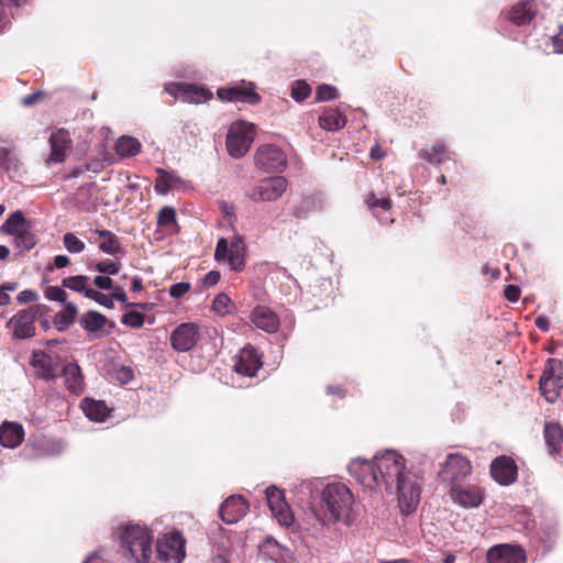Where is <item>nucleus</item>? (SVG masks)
<instances>
[{
    "instance_id": "60",
    "label": "nucleus",
    "mask_w": 563,
    "mask_h": 563,
    "mask_svg": "<svg viewBox=\"0 0 563 563\" xmlns=\"http://www.w3.org/2000/svg\"><path fill=\"white\" fill-rule=\"evenodd\" d=\"M220 210L223 213V216L228 219H232L235 214V207L231 203H228L225 201H221L219 203Z\"/></svg>"
},
{
    "instance_id": "3",
    "label": "nucleus",
    "mask_w": 563,
    "mask_h": 563,
    "mask_svg": "<svg viewBox=\"0 0 563 563\" xmlns=\"http://www.w3.org/2000/svg\"><path fill=\"white\" fill-rule=\"evenodd\" d=\"M119 540L124 555L133 563H148L153 554L154 536L146 526L128 523L120 529Z\"/></svg>"
},
{
    "instance_id": "62",
    "label": "nucleus",
    "mask_w": 563,
    "mask_h": 563,
    "mask_svg": "<svg viewBox=\"0 0 563 563\" xmlns=\"http://www.w3.org/2000/svg\"><path fill=\"white\" fill-rule=\"evenodd\" d=\"M536 325L543 332H547L550 329V323L545 316H539L536 319Z\"/></svg>"
},
{
    "instance_id": "56",
    "label": "nucleus",
    "mask_w": 563,
    "mask_h": 563,
    "mask_svg": "<svg viewBox=\"0 0 563 563\" xmlns=\"http://www.w3.org/2000/svg\"><path fill=\"white\" fill-rule=\"evenodd\" d=\"M379 198H377L374 194H371L367 199H366V203L368 206L369 209L373 210V214L378 218L379 222L382 223H391L393 220L389 218V217H386V218H380L377 213H376V209H377V201H378Z\"/></svg>"
},
{
    "instance_id": "9",
    "label": "nucleus",
    "mask_w": 563,
    "mask_h": 563,
    "mask_svg": "<svg viewBox=\"0 0 563 563\" xmlns=\"http://www.w3.org/2000/svg\"><path fill=\"white\" fill-rule=\"evenodd\" d=\"M158 558L164 563H181L185 558V540L178 532L164 534L157 540Z\"/></svg>"
},
{
    "instance_id": "48",
    "label": "nucleus",
    "mask_w": 563,
    "mask_h": 563,
    "mask_svg": "<svg viewBox=\"0 0 563 563\" xmlns=\"http://www.w3.org/2000/svg\"><path fill=\"white\" fill-rule=\"evenodd\" d=\"M87 298L92 299L97 303H99L100 306H103V307L109 308V309L114 307V302H113V297L112 296L102 294V292H100L98 290H95V289L88 290Z\"/></svg>"
},
{
    "instance_id": "64",
    "label": "nucleus",
    "mask_w": 563,
    "mask_h": 563,
    "mask_svg": "<svg viewBox=\"0 0 563 563\" xmlns=\"http://www.w3.org/2000/svg\"><path fill=\"white\" fill-rule=\"evenodd\" d=\"M82 563H107L98 552L88 555Z\"/></svg>"
},
{
    "instance_id": "10",
    "label": "nucleus",
    "mask_w": 563,
    "mask_h": 563,
    "mask_svg": "<svg viewBox=\"0 0 563 563\" xmlns=\"http://www.w3.org/2000/svg\"><path fill=\"white\" fill-rule=\"evenodd\" d=\"M287 185V179L282 176L265 178L254 186L247 196L255 202L275 201L286 191Z\"/></svg>"
},
{
    "instance_id": "22",
    "label": "nucleus",
    "mask_w": 563,
    "mask_h": 563,
    "mask_svg": "<svg viewBox=\"0 0 563 563\" xmlns=\"http://www.w3.org/2000/svg\"><path fill=\"white\" fill-rule=\"evenodd\" d=\"M31 366L36 375L45 380L55 379L58 372V357L45 352H34L32 354Z\"/></svg>"
},
{
    "instance_id": "21",
    "label": "nucleus",
    "mask_w": 563,
    "mask_h": 563,
    "mask_svg": "<svg viewBox=\"0 0 563 563\" xmlns=\"http://www.w3.org/2000/svg\"><path fill=\"white\" fill-rule=\"evenodd\" d=\"M261 366L257 351L251 345L241 349L235 356L234 369L240 375L253 377Z\"/></svg>"
},
{
    "instance_id": "59",
    "label": "nucleus",
    "mask_w": 563,
    "mask_h": 563,
    "mask_svg": "<svg viewBox=\"0 0 563 563\" xmlns=\"http://www.w3.org/2000/svg\"><path fill=\"white\" fill-rule=\"evenodd\" d=\"M220 280V273L217 271H210L203 278L205 286H214Z\"/></svg>"
},
{
    "instance_id": "16",
    "label": "nucleus",
    "mask_w": 563,
    "mask_h": 563,
    "mask_svg": "<svg viewBox=\"0 0 563 563\" xmlns=\"http://www.w3.org/2000/svg\"><path fill=\"white\" fill-rule=\"evenodd\" d=\"M262 559L271 563H297L290 549L277 542L273 537L267 536L258 545Z\"/></svg>"
},
{
    "instance_id": "40",
    "label": "nucleus",
    "mask_w": 563,
    "mask_h": 563,
    "mask_svg": "<svg viewBox=\"0 0 563 563\" xmlns=\"http://www.w3.org/2000/svg\"><path fill=\"white\" fill-rule=\"evenodd\" d=\"M62 286L73 291L84 294L87 298L88 290H92L89 286V277L85 275H76L66 277L62 282Z\"/></svg>"
},
{
    "instance_id": "54",
    "label": "nucleus",
    "mask_w": 563,
    "mask_h": 563,
    "mask_svg": "<svg viewBox=\"0 0 563 563\" xmlns=\"http://www.w3.org/2000/svg\"><path fill=\"white\" fill-rule=\"evenodd\" d=\"M37 299H38V294L32 289L22 290L16 297L18 302L21 305L34 302Z\"/></svg>"
},
{
    "instance_id": "23",
    "label": "nucleus",
    "mask_w": 563,
    "mask_h": 563,
    "mask_svg": "<svg viewBox=\"0 0 563 563\" xmlns=\"http://www.w3.org/2000/svg\"><path fill=\"white\" fill-rule=\"evenodd\" d=\"M71 143L70 134L66 130L60 129L53 132L49 136L51 154L47 163H63Z\"/></svg>"
},
{
    "instance_id": "35",
    "label": "nucleus",
    "mask_w": 563,
    "mask_h": 563,
    "mask_svg": "<svg viewBox=\"0 0 563 563\" xmlns=\"http://www.w3.org/2000/svg\"><path fill=\"white\" fill-rule=\"evenodd\" d=\"M99 238L101 239V242L99 243V250L109 255H117L121 251V245L115 236L114 233L108 230H99L97 229L95 231Z\"/></svg>"
},
{
    "instance_id": "50",
    "label": "nucleus",
    "mask_w": 563,
    "mask_h": 563,
    "mask_svg": "<svg viewBox=\"0 0 563 563\" xmlns=\"http://www.w3.org/2000/svg\"><path fill=\"white\" fill-rule=\"evenodd\" d=\"M45 297L48 299V300H52V301H57V302H60V303H65V302H68L66 299H67V294L66 291L58 287V286H51V287H47L46 290H45Z\"/></svg>"
},
{
    "instance_id": "4",
    "label": "nucleus",
    "mask_w": 563,
    "mask_h": 563,
    "mask_svg": "<svg viewBox=\"0 0 563 563\" xmlns=\"http://www.w3.org/2000/svg\"><path fill=\"white\" fill-rule=\"evenodd\" d=\"M255 137V125L245 121H236L230 125L227 135L228 153L234 157H243L250 150Z\"/></svg>"
},
{
    "instance_id": "53",
    "label": "nucleus",
    "mask_w": 563,
    "mask_h": 563,
    "mask_svg": "<svg viewBox=\"0 0 563 563\" xmlns=\"http://www.w3.org/2000/svg\"><path fill=\"white\" fill-rule=\"evenodd\" d=\"M115 377L121 384H128L134 379V372L129 366H121L115 371Z\"/></svg>"
},
{
    "instance_id": "24",
    "label": "nucleus",
    "mask_w": 563,
    "mask_h": 563,
    "mask_svg": "<svg viewBox=\"0 0 563 563\" xmlns=\"http://www.w3.org/2000/svg\"><path fill=\"white\" fill-rule=\"evenodd\" d=\"M249 510V504L242 496L227 498L220 507L222 520L229 525L238 522Z\"/></svg>"
},
{
    "instance_id": "26",
    "label": "nucleus",
    "mask_w": 563,
    "mask_h": 563,
    "mask_svg": "<svg viewBox=\"0 0 563 563\" xmlns=\"http://www.w3.org/2000/svg\"><path fill=\"white\" fill-rule=\"evenodd\" d=\"M252 322L256 328L274 333L279 327V318L267 307L258 306L251 313Z\"/></svg>"
},
{
    "instance_id": "31",
    "label": "nucleus",
    "mask_w": 563,
    "mask_h": 563,
    "mask_svg": "<svg viewBox=\"0 0 563 563\" xmlns=\"http://www.w3.org/2000/svg\"><path fill=\"white\" fill-rule=\"evenodd\" d=\"M80 407L86 417L95 422H103L109 415V409L104 401L85 398Z\"/></svg>"
},
{
    "instance_id": "58",
    "label": "nucleus",
    "mask_w": 563,
    "mask_h": 563,
    "mask_svg": "<svg viewBox=\"0 0 563 563\" xmlns=\"http://www.w3.org/2000/svg\"><path fill=\"white\" fill-rule=\"evenodd\" d=\"M504 295L507 300L516 302L520 297V288L515 285H508L505 288Z\"/></svg>"
},
{
    "instance_id": "2",
    "label": "nucleus",
    "mask_w": 563,
    "mask_h": 563,
    "mask_svg": "<svg viewBox=\"0 0 563 563\" xmlns=\"http://www.w3.org/2000/svg\"><path fill=\"white\" fill-rule=\"evenodd\" d=\"M321 500L330 515L328 517L312 511L313 517L321 527L329 528L336 521L349 522L354 505V497L351 489L345 484L336 482L328 484L322 490Z\"/></svg>"
},
{
    "instance_id": "5",
    "label": "nucleus",
    "mask_w": 563,
    "mask_h": 563,
    "mask_svg": "<svg viewBox=\"0 0 563 563\" xmlns=\"http://www.w3.org/2000/svg\"><path fill=\"white\" fill-rule=\"evenodd\" d=\"M164 90L175 99L187 103L199 104L213 98L212 91L207 87L188 82H170L165 85Z\"/></svg>"
},
{
    "instance_id": "20",
    "label": "nucleus",
    "mask_w": 563,
    "mask_h": 563,
    "mask_svg": "<svg viewBox=\"0 0 563 563\" xmlns=\"http://www.w3.org/2000/svg\"><path fill=\"white\" fill-rule=\"evenodd\" d=\"M0 169L13 181L25 174L23 162L12 146L0 145Z\"/></svg>"
},
{
    "instance_id": "37",
    "label": "nucleus",
    "mask_w": 563,
    "mask_h": 563,
    "mask_svg": "<svg viewBox=\"0 0 563 563\" xmlns=\"http://www.w3.org/2000/svg\"><path fill=\"white\" fill-rule=\"evenodd\" d=\"M115 151L121 156H134L141 151V143L132 136H121L117 141Z\"/></svg>"
},
{
    "instance_id": "44",
    "label": "nucleus",
    "mask_w": 563,
    "mask_h": 563,
    "mask_svg": "<svg viewBox=\"0 0 563 563\" xmlns=\"http://www.w3.org/2000/svg\"><path fill=\"white\" fill-rule=\"evenodd\" d=\"M121 322L126 327L140 329L144 324V314L132 309L122 316Z\"/></svg>"
},
{
    "instance_id": "14",
    "label": "nucleus",
    "mask_w": 563,
    "mask_h": 563,
    "mask_svg": "<svg viewBox=\"0 0 563 563\" xmlns=\"http://www.w3.org/2000/svg\"><path fill=\"white\" fill-rule=\"evenodd\" d=\"M558 364H560L558 360L549 358L547 361V367L539 380V388L542 396L551 404L558 399L560 390L563 388V376H554V367Z\"/></svg>"
},
{
    "instance_id": "27",
    "label": "nucleus",
    "mask_w": 563,
    "mask_h": 563,
    "mask_svg": "<svg viewBox=\"0 0 563 563\" xmlns=\"http://www.w3.org/2000/svg\"><path fill=\"white\" fill-rule=\"evenodd\" d=\"M24 439V429L22 424L5 421L0 426V443L8 449L19 446Z\"/></svg>"
},
{
    "instance_id": "8",
    "label": "nucleus",
    "mask_w": 563,
    "mask_h": 563,
    "mask_svg": "<svg viewBox=\"0 0 563 563\" xmlns=\"http://www.w3.org/2000/svg\"><path fill=\"white\" fill-rule=\"evenodd\" d=\"M255 164L265 173H278L285 169L287 156L280 147L273 144H264L256 151Z\"/></svg>"
},
{
    "instance_id": "30",
    "label": "nucleus",
    "mask_w": 563,
    "mask_h": 563,
    "mask_svg": "<svg viewBox=\"0 0 563 563\" xmlns=\"http://www.w3.org/2000/svg\"><path fill=\"white\" fill-rule=\"evenodd\" d=\"M32 229V223L26 220L21 210L12 212L5 222L0 227V231L10 236H18L24 230Z\"/></svg>"
},
{
    "instance_id": "46",
    "label": "nucleus",
    "mask_w": 563,
    "mask_h": 563,
    "mask_svg": "<svg viewBox=\"0 0 563 563\" xmlns=\"http://www.w3.org/2000/svg\"><path fill=\"white\" fill-rule=\"evenodd\" d=\"M212 306H213V309L216 312H218L220 314H227L230 311L232 301L227 294L220 292L213 299Z\"/></svg>"
},
{
    "instance_id": "13",
    "label": "nucleus",
    "mask_w": 563,
    "mask_h": 563,
    "mask_svg": "<svg viewBox=\"0 0 563 563\" xmlns=\"http://www.w3.org/2000/svg\"><path fill=\"white\" fill-rule=\"evenodd\" d=\"M487 563H527V554L521 545L500 543L490 547L486 553Z\"/></svg>"
},
{
    "instance_id": "28",
    "label": "nucleus",
    "mask_w": 563,
    "mask_h": 563,
    "mask_svg": "<svg viewBox=\"0 0 563 563\" xmlns=\"http://www.w3.org/2000/svg\"><path fill=\"white\" fill-rule=\"evenodd\" d=\"M63 376L66 388L74 395H79L84 390V377L79 365L69 362L63 366Z\"/></svg>"
},
{
    "instance_id": "42",
    "label": "nucleus",
    "mask_w": 563,
    "mask_h": 563,
    "mask_svg": "<svg viewBox=\"0 0 563 563\" xmlns=\"http://www.w3.org/2000/svg\"><path fill=\"white\" fill-rule=\"evenodd\" d=\"M64 247L71 254H80L85 251L86 244L75 233L67 232L63 235Z\"/></svg>"
},
{
    "instance_id": "19",
    "label": "nucleus",
    "mask_w": 563,
    "mask_h": 563,
    "mask_svg": "<svg viewBox=\"0 0 563 563\" xmlns=\"http://www.w3.org/2000/svg\"><path fill=\"white\" fill-rule=\"evenodd\" d=\"M266 499L273 515L276 517L282 526L289 527L294 521L292 512L285 501L283 490L275 486L267 487Z\"/></svg>"
},
{
    "instance_id": "18",
    "label": "nucleus",
    "mask_w": 563,
    "mask_h": 563,
    "mask_svg": "<svg viewBox=\"0 0 563 563\" xmlns=\"http://www.w3.org/2000/svg\"><path fill=\"white\" fill-rule=\"evenodd\" d=\"M199 338V328L196 323H181L172 332L170 344L178 352H188L196 345Z\"/></svg>"
},
{
    "instance_id": "1",
    "label": "nucleus",
    "mask_w": 563,
    "mask_h": 563,
    "mask_svg": "<svg viewBox=\"0 0 563 563\" xmlns=\"http://www.w3.org/2000/svg\"><path fill=\"white\" fill-rule=\"evenodd\" d=\"M379 487L395 490L402 515L412 514L420 501L419 478L406 468L405 457L394 450L375 455Z\"/></svg>"
},
{
    "instance_id": "25",
    "label": "nucleus",
    "mask_w": 563,
    "mask_h": 563,
    "mask_svg": "<svg viewBox=\"0 0 563 563\" xmlns=\"http://www.w3.org/2000/svg\"><path fill=\"white\" fill-rule=\"evenodd\" d=\"M451 497L454 503L465 508L478 507L483 501V492L477 486L462 487L453 485L451 488Z\"/></svg>"
},
{
    "instance_id": "63",
    "label": "nucleus",
    "mask_w": 563,
    "mask_h": 563,
    "mask_svg": "<svg viewBox=\"0 0 563 563\" xmlns=\"http://www.w3.org/2000/svg\"><path fill=\"white\" fill-rule=\"evenodd\" d=\"M110 296L113 297V300L115 299L123 303L126 302V300H128V296H126L125 291L119 287L114 288L113 292Z\"/></svg>"
},
{
    "instance_id": "45",
    "label": "nucleus",
    "mask_w": 563,
    "mask_h": 563,
    "mask_svg": "<svg viewBox=\"0 0 563 563\" xmlns=\"http://www.w3.org/2000/svg\"><path fill=\"white\" fill-rule=\"evenodd\" d=\"M311 87L303 80H296L291 86V97L300 102L309 97Z\"/></svg>"
},
{
    "instance_id": "11",
    "label": "nucleus",
    "mask_w": 563,
    "mask_h": 563,
    "mask_svg": "<svg viewBox=\"0 0 563 563\" xmlns=\"http://www.w3.org/2000/svg\"><path fill=\"white\" fill-rule=\"evenodd\" d=\"M472 473V464L468 459L460 453H449L443 462L439 476L444 482L456 483Z\"/></svg>"
},
{
    "instance_id": "7",
    "label": "nucleus",
    "mask_w": 563,
    "mask_h": 563,
    "mask_svg": "<svg viewBox=\"0 0 563 563\" xmlns=\"http://www.w3.org/2000/svg\"><path fill=\"white\" fill-rule=\"evenodd\" d=\"M217 261L225 260L233 271L240 272L245 266V245L241 236H236L230 245L227 239L221 238L216 246Z\"/></svg>"
},
{
    "instance_id": "39",
    "label": "nucleus",
    "mask_w": 563,
    "mask_h": 563,
    "mask_svg": "<svg viewBox=\"0 0 563 563\" xmlns=\"http://www.w3.org/2000/svg\"><path fill=\"white\" fill-rule=\"evenodd\" d=\"M419 156L433 165H440L442 162L450 158L446 146L442 143L434 144L431 151L421 150Z\"/></svg>"
},
{
    "instance_id": "38",
    "label": "nucleus",
    "mask_w": 563,
    "mask_h": 563,
    "mask_svg": "<svg viewBox=\"0 0 563 563\" xmlns=\"http://www.w3.org/2000/svg\"><path fill=\"white\" fill-rule=\"evenodd\" d=\"M544 439L551 453L556 452L560 449L563 440V431L558 423L547 424L544 429Z\"/></svg>"
},
{
    "instance_id": "6",
    "label": "nucleus",
    "mask_w": 563,
    "mask_h": 563,
    "mask_svg": "<svg viewBox=\"0 0 563 563\" xmlns=\"http://www.w3.org/2000/svg\"><path fill=\"white\" fill-rule=\"evenodd\" d=\"M38 316L37 307H29L18 311L7 322L14 340H26L35 335V321Z\"/></svg>"
},
{
    "instance_id": "61",
    "label": "nucleus",
    "mask_w": 563,
    "mask_h": 563,
    "mask_svg": "<svg viewBox=\"0 0 563 563\" xmlns=\"http://www.w3.org/2000/svg\"><path fill=\"white\" fill-rule=\"evenodd\" d=\"M70 264V258L67 255H56L54 257V267L65 268Z\"/></svg>"
},
{
    "instance_id": "49",
    "label": "nucleus",
    "mask_w": 563,
    "mask_h": 563,
    "mask_svg": "<svg viewBox=\"0 0 563 563\" xmlns=\"http://www.w3.org/2000/svg\"><path fill=\"white\" fill-rule=\"evenodd\" d=\"M338 96V89L330 85H321L317 89L318 101H329L335 99Z\"/></svg>"
},
{
    "instance_id": "36",
    "label": "nucleus",
    "mask_w": 563,
    "mask_h": 563,
    "mask_svg": "<svg viewBox=\"0 0 563 563\" xmlns=\"http://www.w3.org/2000/svg\"><path fill=\"white\" fill-rule=\"evenodd\" d=\"M32 446L36 451V456L56 455L63 450L60 442L46 438L36 439Z\"/></svg>"
},
{
    "instance_id": "32",
    "label": "nucleus",
    "mask_w": 563,
    "mask_h": 563,
    "mask_svg": "<svg viewBox=\"0 0 563 563\" xmlns=\"http://www.w3.org/2000/svg\"><path fill=\"white\" fill-rule=\"evenodd\" d=\"M345 123V117L338 109H328L319 117V125L329 132L341 130Z\"/></svg>"
},
{
    "instance_id": "12",
    "label": "nucleus",
    "mask_w": 563,
    "mask_h": 563,
    "mask_svg": "<svg viewBox=\"0 0 563 563\" xmlns=\"http://www.w3.org/2000/svg\"><path fill=\"white\" fill-rule=\"evenodd\" d=\"M347 470L350 475L365 488L372 490L379 487L375 460L371 462L361 457L354 459L349 463Z\"/></svg>"
},
{
    "instance_id": "43",
    "label": "nucleus",
    "mask_w": 563,
    "mask_h": 563,
    "mask_svg": "<svg viewBox=\"0 0 563 563\" xmlns=\"http://www.w3.org/2000/svg\"><path fill=\"white\" fill-rule=\"evenodd\" d=\"M157 225L172 228L176 225V211L173 207L165 206L157 213Z\"/></svg>"
},
{
    "instance_id": "33",
    "label": "nucleus",
    "mask_w": 563,
    "mask_h": 563,
    "mask_svg": "<svg viewBox=\"0 0 563 563\" xmlns=\"http://www.w3.org/2000/svg\"><path fill=\"white\" fill-rule=\"evenodd\" d=\"M107 322V318L100 312L90 310L85 313L80 320V325L88 332L95 334V338L101 336V331L103 330Z\"/></svg>"
},
{
    "instance_id": "34",
    "label": "nucleus",
    "mask_w": 563,
    "mask_h": 563,
    "mask_svg": "<svg viewBox=\"0 0 563 563\" xmlns=\"http://www.w3.org/2000/svg\"><path fill=\"white\" fill-rule=\"evenodd\" d=\"M62 311L54 317V324L59 331L68 329L75 321L77 316V306L73 302H65Z\"/></svg>"
},
{
    "instance_id": "29",
    "label": "nucleus",
    "mask_w": 563,
    "mask_h": 563,
    "mask_svg": "<svg viewBox=\"0 0 563 563\" xmlns=\"http://www.w3.org/2000/svg\"><path fill=\"white\" fill-rule=\"evenodd\" d=\"M536 14V4L532 1L523 0L511 8L509 19L514 24L520 26L530 23Z\"/></svg>"
},
{
    "instance_id": "51",
    "label": "nucleus",
    "mask_w": 563,
    "mask_h": 563,
    "mask_svg": "<svg viewBox=\"0 0 563 563\" xmlns=\"http://www.w3.org/2000/svg\"><path fill=\"white\" fill-rule=\"evenodd\" d=\"M158 173H162L163 177L155 183L154 188L157 194L164 195L168 192L172 187V177L162 169H158Z\"/></svg>"
},
{
    "instance_id": "17",
    "label": "nucleus",
    "mask_w": 563,
    "mask_h": 563,
    "mask_svg": "<svg viewBox=\"0 0 563 563\" xmlns=\"http://www.w3.org/2000/svg\"><path fill=\"white\" fill-rule=\"evenodd\" d=\"M490 475L499 485L509 486L517 479V464L510 456H497L490 463Z\"/></svg>"
},
{
    "instance_id": "41",
    "label": "nucleus",
    "mask_w": 563,
    "mask_h": 563,
    "mask_svg": "<svg viewBox=\"0 0 563 563\" xmlns=\"http://www.w3.org/2000/svg\"><path fill=\"white\" fill-rule=\"evenodd\" d=\"M38 240L32 229L24 230L14 238V245L20 252L31 251L37 244Z\"/></svg>"
},
{
    "instance_id": "55",
    "label": "nucleus",
    "mask_w": 563,
    "mask_h": 563,
    "mask_svg": "<svg viewBox=\"0 0 563 563\" xmlns=\"http://www.w3.org/2000/svg\"><path fill=\"white\" fill-rule=\"evenodd\" d=\"M553 45V52L563 54V26H560L559 32L550 37Z\"/></svg>"
},
{
    "instance_id": "47",
    "label": "nucleus",
    "mask_w": 563,
    "mask_h": 563,
    "mask_svg": "<svg viewBox=\"0 0 563 563\" xmlns=\"http://www.w3.org/2000/svg\"><path fill=\"white\" fill-rule=\"evenodd\" d=\"M120 267L121 264L119 262L106 261L96 263L93 269L100 274H106L110 276L118 274Z\"/></svg>"
},
{
    "instance_id": "15",
    "label": "nucleus",
    "mask_w": 563,
    "mask_h": 563,
    "mask_svg": "<svg viewBox=\"0 0 563 563\" xmlns=\"http://www.w3.org/2000/svg\"><path fill=\"white\" fill-rule=\"evenodd\" d=\"M254 89L253 82L242 80L231 87L219 88L217 95L223 101L256 104L260 101V96Z\"/></svg>"
},
{
    "instance_id": "52",
    "label": "nucleus",
    "mask_w": 563,
    "mask_h": 563,
    "mask_svg": "<svg viewBox=\"0 0 563 563\" xmlns=\"http://www.w3.org/2000/svg\"><path fill=\"white\" fill-rule=\"evenodd\" d=\"M189 289H190L189 283L180 282V283H176V284L172 285L168 292L172 298L179 299L185 294H187L189 291Z\"/></svg>"
},
{
    "instance_id": "57",
    "label": "nucleus",
    "mask_w": 563,
    "mask_h": 563,
    "mask_svg": "<svg viewBox=\"0 0 563 563\" xmlns=\"http://www.w3.org/2000/svg\"><path fill=\"white\" fill-rule=\"evenodd\" d=\"M92 283L101 290H110L113 288V282L109 276L98 275L93 278Z\"/></svg>"
}]
</instances>
